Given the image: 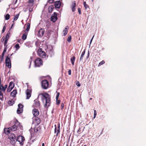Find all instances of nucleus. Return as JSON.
<instances>
[{"instance_id":"nucleus-20","label":"nucleus","mask_w":146,"mask_h":146,"mask_svg":"<svg viewBox=\"0 0 146 146\" xmlns=\"http://www.w3.org/2000/svg\"><path fill=\"white\" fill-rule=\"evenodd\" d=\"M68 27L66 26L63 31V34L64 36H65L66 35L68 32Z\"/></svg>"},{"instance_id":"nucleus-29","label":"nucleus","mask_w":146,"mask_h":146,"mask_svg":"<svg viewBox=\"0 0 146 146\" xmlns=\"http://www.w3.org/2000/svg\"><path fill=\"white\" fill-rule=\"evenodd\" d=\"M9 87H10L11 88H13L14 86V85L13 83L12 82H11L9 83Z\"/></svg>"},{"instance_id":"nucleus-45","label":"nucleus","mask_w":146,"mask_h":146,"mask_svg":"<svg viewBox=\"0 0 146 146\" xmlns=\"http://www.w3.org/2000/svg\"><path fill=\"white\" fill-rule=\"evenodd\" d=\"M54 1V0H48V2L49 3H51L53 2Z\"/></svg>"},{"instance_id":"nucleus-6","label":"nucleus","mask_w":146,"mask_h":146,"mask_svg":"<svg viewBox=\"0 0 146 146\" xmlns=\"http://www.w3.org/2000/svg\"><path fill=\"white\" fill-rule=\"evenodd\" d=\"M35 64L36 66L39 67L42 64V60L39 58H37L35 61Z\"/></svg>"},{"instance_id":"nucleus-55","label":"nucleus","mask_w":146,"mask_h":146,"mask_svg":"<svg viewBox=\"0 0 146 146\" xmlns=\"http://www.w3.org/2000/svg\"><path fill=\"white\" fill-rule=\"evenodd\" d=\"M5 40V38L3 37L1 39V40L3 42Z\"/></svg>"},{"instance_id":"nucleus-26","label":"nucleus","mask_w":146,"mask_h":146,"mask_svg":"<svg viewBox=\"0 0 146 146\" xmlns=\"http://www.w3.org/2000/svg\"><path fill=\"white\" fill-rule=\"evenodd\" d=\"M27 29L25 31V32H27L29 31L30 28V24L29 23H28L27 25Z\"/></svg>"},{"instance_id":"nucleus-36","label":"nucleus","mask_w":146,"mask_h":146,"mask_svg":"<svg viewBox=\"0 0 146 146\" xmlns=\"http://www.w3.org/2000/svg\"><path fill=\"white\" fill-rule=\"evenodd\" d=\"M71 36H69L68 38L67 41L68 42H70L71 41Z\"/></svg>"},{"instance_id":"nucleus-42","label":"nucleus","mask_w":146,"mask_h":146,"mask_svg":"<svg viewBox=\"0 0 146 146\" xmlns=\"http://www.w3.org/2000/svg\"><path fill=\"white\" fill-rule=\"evenodd\" d=\"M96 115V110H94V118H95Z\"/></svg>"},{"instance_id":"nucleus-3","label":"nucleus","mask_w":146,"mask_h":146,"mask_svg":"<svg viewBox=\"0 0 146 146\" xmlns=\"http://www.w3.org/2000/svg\"><path fill=\"white\" fill-rule=\"evenodd\" d=\"M47 52L51 56H52L54 55V51L53 50V48L52 46L48 45L47 46Z\"/></svg>"},{"instance_id":"nucleus-7","label":"nucleus","mask_w":146,"mask_h":146,"mask_svg":"<svg viewBox=\"0 0 146 146\" xmlns=\"http://www.w3.org/2000/svg\"><path fill=\"white\" fill-rule=\"evenodd\" d=\"M38 55L42 58H45L46 56V53L42 51L41 49H39L38 50Z\"/></svg>"},{"instance_id":"nucleus-10","label":"nucleus","mask_w":146,"mask_h":146,"mask_svg":"<svg viewBox=\"0 0 146 146\" xmlns=\"http://www.w3.org/2000/svg\"><path fill=\"white\" fill-rule=\"evenodd\" d=\"M18 108L17 110V113L18 114H20L23 111V106L21 104H19L18 105Z\"/></svg>"},{"instance_id":"nucleus-21","label":"nucleus","mask_w":146,"mask_h":146,"mask_svg":"<svg viewBox=\"0 0 146 146\" xmlns=\"http://www.w3.org/2000/svg\"><path fill=\"white\" fill-rule=\"evenodd\" d=\"M9 138L11 141H15V135L13 134H11Z\"/></svg>"},{"instance_id":"nucleus-47","label":"nucleus","mask_w":146,"mask_h":146,"mask_svg":"<svg viewBox=\"0 0 146 146\" xmlns=\"http://www.w3.org/2000/svg\"><path fill=\"white\" fill-rule=\"evenodd\" d=\"M78 11L79 14H80L81 13L80 9V8H78Z\"/></svg>"},{"instance_id":"nucleus-30","label":"nucleus","mask_w":146,"mask_h":146,"mask_svg":"<svg viewBox=\"0 0 146 146\" xmlns=\"http://www.w3.org/2000/svg\"><path fill=\"white\" fill-rule=\"evenodd\" d=\"M10 35H11V34H10V33L8 32L6 35L5 39H8L9 38V37H10Z\"/></svg>"},{"instance_id":"nucleus-5","label":"nucleus","mask_w":146,"mask_h":146,"mask_svg":"<svg viewBox=\"0 0 146 146\" xmlns=\"http://www.w3.org/2000/svg\"><path fill=\"white\" fill-rule=\"evenodd\" d=\"M48 82L47 80H43L42 82V86L44 89H47L48 88Z\"/></svg>"},{"instance_id":"nucleus-50","label":"nucleus","mask_w":146,"mask_h":146,"mask_svg":"<svg viewBox=\"0 0 146 146\" xmlns=\"http://www.w3.org/2000/svg\"><path fill=\"white\" fill-rule=\"evenodd\" d=\"M64 104L63 103L61 104V109H62L63 108Z\"/></svg>"},{"instance_id":"nucleus-13","label":"nucleus","mask_w":146,"mask_h":146,"mask_svg":"<svg viewBox=\"0 0 146 146\" xmlns=\"http://www.w3.org/2000/svg\"><path fill=\"white\" fill-rule=\"evenodd\" d=\"M33 119L34 122L36 123L37 125H38L40 123V119L38 117H33Z\"/></svg>"},{"instance_id":"nucleus-54","label":"nucleus","mask_w":146,"mask_h":146,"mask_svg":"<svg viewBox=\"0 0 146 146\" xmlns=\"http://www.w3.org/2000/svg\"><path fill=\"white\" fill-rule=\"evenodd\" d=\"M33 5H31V3H29V4L28 5L29 6L31 7H32L33 6Z\"/></svg>"},{"instance_id":"nucleus-24","label":"nucleus","mask_w":146,"mask_h":146,"mask_svg":"<svg viewBox=\"0 0 146 146\" xmlns=\"http://www.w3.org/2000/svg\"><path fill=\"white\" fill-rule=\"evenodd\" d=\"M25 33L23 34L22 39L23 40H25L27 37V36L28 34L27 32H25Z\"/></svg>"},{"instance_id":"nucleus-4","label":"nucleus","mask_w":146,"mask_h":146,"mask_svg":"<svg viewBox=\"0 0 146 146\" xmlns=\"http://www.w3.org/2000/svg\"><path fill=\"white\" fill-rule=\"evenodd\" d=\"M9 55L6 57L5 60L6 66L8 67L9 68H11V64L10 58L9 57Z\"/></svg>"},{"instance_id":"nucleus-46","label":"nucleus","mask_w":146,"mask_h":146,"mask_svg":"<svg viewBox=\"0 0 146 146\" xmlns=\"http://www.w3.org/2000/svg\"><path fill=\"white\" fill-rule=\"evenodd\" d=\"M76 84V85L78 87H80V83L78 81L77 82Z\"/></svg>"},{"instance_id":"nucleus-41","label":"nucleus","mask_w":146,"mask_h":146,"mask_svg":"<svg viewBox=\"0 0 146 146\" xmlns=\"http://www.w3.org/2000/svg\"><path fill=\"white\" fill-rule=\"evenodd\" d=\"M13 88H11L10 87H9V86L7 89V91L8 92H10Z\"/></svg>"},{"instance_id":"nucleus-57","label":"nucleus","mask_w":146,"mask_h":146,"mask_svg":"<svg viewBox=\"0 0 146 146\" xmlns=\"http://www.w3.org/2000/svg\"><path fill=\"white\" fill-rule=\"evenodd\" d=\"M63 146H68L67 144H64Z\"/></svg>"},{"instance_id":"nucleus-19","label":"nucleus","mask_w":146,"mask_h":146,"mask_svg":"<svg viewBox=\"0 0 146 146\" xmlns=\"http://www.w3.org/2000/svg\"><path fill=\"white\" fill-rule=\"evenodd\" d=\"M61 5V2L60 1H56L55 2V6L56 8H59Z\"/></svg>"},{"instance_id":"nucleus-37","label":"nucleus","mask_w":146,"mask_h":146,"mask_svg":"<svg viewBox=\"0 0 146 146\" xmlns=\"http://www.w3.org/2000/svg\"><path fill=\"white\" fill-rule=\"evenodd\" d=\"M29 3H31V5L34 4V0H29Z\"/></svg>"},{"instance_id":"nucleus-60","label":"nucleus","mask_w":146,"mask_h":146,"mask_svg":"<svg viewBox=\"0 0 146 146\" xmlns=\"http://www.w3.org/2000/svg\"><path fill=\"white\" fill-rule=\"evenodd\" d=\"M13 25H14V23L12 24V25L11 26V29L13 27Z\"/></svg>"},{"instance_id":"nucleus-39","label":"nucleus","mask_w":146,"mask_h":146,"mask_svg":"<svg viewBox=\"0 0 146 146\" xmlns=\"http://www.w3.org/2000/svg\"><path fill=\"white\" fill-rule=\"evenodd\" d=\"M105 63V62L104 61H102L101 62L98 64V66H100L101 65L104 64Z\"/></svg>"},{"instance_id":"nucleus-32","label":"nucleus","mask_w":146,"mask_h":146,"mask_svg":"<svg viewBox=\"0 0 146 146\" xmlns=\"http://www.w3.org/2000/svg\"><path fill=\"white\" fill-rule=\"evenodd\" d=\"M15 48H16V50H17L20 48V46L18 44H16L15 46Z\"/></svg>"},{"instance_id":"nucleus-56","label":"nucleus","mask_w":146,"mask_h":146,"mask_svg":"<svg viewBox=\"0 0 146 146\" xmlns=\"http://www.w3.org/2000/svg\"><path fill=\"white\" fill-rule=\"evenodd\" d=\"M5 53L3 52L2 54V58H3L4 55Z\"/></svg>"},{"instance_id":"nucleus-62","label":"nucleus","mask_w":146,"mask_h":146,"mask_svg":"<svg viewBox=\"0 0 146 146\" xmlns=\"http://www.w3.org/2000/svg\"><path fill=\"white\" fill-rule=\"evenodd\" d=\"M44 146V143H42V146Z\"/></svg>"},{"instance_id":"nucleus-40","label":"nucleus","mask_w":146,"mask_h":146,"mask_svg":"<svg viewBox=\"0 0 146 146\" xmlns=\"http://www.w3.org/2000/svg\"><path fill=\"white\" fill-rule=\"evenodd\" d=\"M4 47H5L3 52L5 53L7 51V46H4Z\"/></svg>"},{"instance_id":"nucleus-12","label":"nucleus","mask_w":146,"mask_h":146,"mask_svg":"<svg viewBox=\"0 0 146 146\" xmlns=\"http://www.w3.org/2000/svg\"><path fill=\"white\" fill-rule=\"evenodd\" d=\"M32 113L33 115V117H36L39 115V112L37 109H34L33 110Z\"/></svg>"},{"instance_id":"nucleus-11","label":"nucleus","mask_w":146,"mask_h":146,"mask_svg":"<svg viewBox=\"0 0 146 146\" xmlns=\"http://www.w3.org/2000/svg\"><path fill=\"white\" fill-rule=\"evenodd\" d=\"M57 14L56 13H54L51 16V20L53 22H54L57 20Z\"/></svg>"},{"instance_id":"nucleus-2","label":"nucleus","mask_w":146,"mask_h":146,"mask_svg":"<svg viewBox=\"0 0 146 146\" xmlns=\"http://www.w3.org/2000/svg\"><path fill=\"white\" fill-rule=\"evenodd\" d=\"M7 86L5 85L3 87L2 85H0V100H3V94L1 92V91L2 89L3 91H5L7 87Z\"/></svg>"},{"instance_id":"nucleus-17","label":"nucleus","mask_w":146,"mask_h":146,"mask_svg":"<svg viewBox=\"0 0 146 146\" xmlns=\"http://www.w3.org/2000/svg\"><path fill=\"white\" fill-rule=\"evenodd\" d=\"M44 30L42 29H41L38 32V36L40 37L44 35Z\"/></svg>"},{"instance_id":"nucleus-48","label":"nucleus","mask_w":146,"mask_h":146,"mask_svg":"<svg viewBox=\"0 0 146 146\" xmlns=\"http://www.w3.org/2000/svg\"><path fill=\"white\" fill-rule=\"evenodd\" d=\"M56 100V103L57 104H60V100Z\"/></svg>"},{"instance_id":"nucleus-51","label":"nucleus","mask_w":146,"mask_h":146,"mask_svg":"<svg viewBox=\"0 0 146 146\" xmlns=\"http://www.w3.org/2000/svg\"><path fill=\"white\" fill-rule=\"evenodd\" d=\"M17 0H14L13 1V3L14 4H16L17 2Z\"/></svg>"},{"instance_id":"nucleus-49","label":"nucleus","mask_w":146,"mask_h":146,"mask_svg":"<svg viewBox=\"0 0 146 146\" xmlns=\"http://www.w3.org/2000/svg\"><path fill=\"white\" fill-rule=\"evenodd\" d=\"M68 74L69 75H70L71 74V70H69L68 71Z\"/></svg>"},{"instance_id":"nucleus-52","label":"nucleus","mask_w":146,"mask_h":146,"mask_svg":"<svg viewBox=\"0 0 146 146\" xmlns=\"http://www.w3.org/2000/svg\"><path fill=\"white\" fill-rule=\"evenodd\" d=\"M29 11H33V8L31 7L29 9Z\"/></svg>"},{"instance_id":"nucleus-44","label":"nucleus","mask_w":146,"mask_h":146,"mask_svg":"<svg viewBox=\"0 0 146 146\" xmlns=\"http://www.w3.org/2000/svg\"><path fill=\"white\" fill-rule=\"evenodd\" d=\"M5 29H6V27H5V26H4V27H3V29H2V33H4L5 30Z\"/></svg>"},{"instance_id":"nucleus-14","label":"nucleus","mask_w":146,"mask_h":146,"mask_svg":"<svg viewBox=\"0 0 146 146\" xmlns=\"http://www.w3.org/2000/svg\"><path fill=\"white\" fill-rule=\"evenodd\" d=\"M55 128L54 129V133H56V135L57 136L58 134L60 132V125H58L57 127V128L56 125H55Z\"/></svg>"},{"instance_id":"nucleus-31","label":"nucleus","mask_w":146,"mask_h":146,"mask_svg":"<svg viewBox=\"0 0 146 146\" xmlns=\"http://www.w3.org/2000/svg\"><path fill=\"white\" fill-rule=\"evenodd\" d=\"M19 14H17L15 16L13 19V21H15L17 20L19 17Z\"/></svg>"},{"instance_id":"nucleus-61","label":"nucleus","mask_w":146,"mask_h":146,"mask_svg":"<svg viewBox=\"0 0 146 146\" xmlns=\"http://www.w3.org/2000/svg\"><path fill=\"white\" fill-rule=\"evenodd\" d=\"M3 58H2V57L1 58V61H3Z\"/></svg>"},{"instance_id":"nucleus-59","label":"nucleus","mask_w":146,"mask_h":146,"mask_svg":"<svg viewBox=\"0 0 146 146\" xmlns=\"http://www.w3.org/2000/svg\"><path fill=\"white\" fill-rule=\"evenodd\" d=\"M89 53H88V56L87 57V58H88V57H89Z\"/></svg>"},{"instance_id":"nucleus-25","label":"nucleus","mask_w":146,"mask_h":146,"mask_svg":"<svg viewBox=\"0 0 146 146\" xmlns=\"http://www.w3.org/2000/svg\"><path fill=\"white\" fill-rule=\"evenodd\" d=\"M85 53V50H84L82 52V54H81V55L80 56V61H82V60L83 57H84V56Z\"/></svg>"},{"instance_id":"nucleus-22","label":"nucleus","mask_w":146,"mask_h":146,"mask_svg":"<svg viewBox=\"0 0 146 146\" xmlns=\"http://www.w3.org/2000/svg\"><path fill=\"white\" fill-rule=\"evenodd\" d=\"M11 128H5L4 129V131L5 133L7 134H8L10 133L11 131Z\"/></svg>"},{"instance_id":"nucleus-18","label":"nucleus","mask_w":146,"mask_h":146,"mask_svg":"<svg viewBox=\"0 0 146 146\" xmlns=\"http://www.w3.org/2000/svg\"><path fill=\"white\" fill-rule=\"evenodd\" d=\"M76 5L75 1H73L71 5L72 9V12H74L75 11L76 9L75 7H76Z\"/></svg>"},{"instance_id":"nucleus-1","label":"nucleus","mask_w":146,"mask_h":146,"mask_svg":"<svg viewBox=\"0 0 146 146\" xmlns=\"http://www.w3.org/2000/svg\"><path fill=\"white\" fill-rule=\"evenodd\" d=\"M40 97L45 107H48L50 104V98L49 94L46 93H42L38 95Z\"/></svg>"},{"instance_id":"nucleus-35","label":"nucleus","mask_w":146,"mask_h":146,"mask_svg":"<svg viewBox=\"0 0 146 146\" xmlns=\"http://www.w3.org/2000/svg\"><path fill=\"white\" fill-rule=\"evenodd\" d=\"M9 15L8 14H7L5 16V19L6 20H8L9 19Z\"/></svg>"},{"instance_id":"nucleus-64","label":"nucleus","mask_w":146,"mask_h":146,"mask_svg":"<svg viewBox=\"0 0 146 146\" xmlns=\"http://www.w3.org/2000/svg\"><path fill=\"white\" fill-rule=\"evenodd\" d=\"M84 146H87L86 145H84Z\"/></svg>"},{"instance_id":"nucleus-27","label":"nucleus","mask_w":146,"mask_h":146,"mask_svg":"<svg viewBox=\"0 0 146 146\" xmlns=\"http://www.w3.org/2000/svg\"><path fill=\"white\" fill-rule=\"evenodd\" d=\"M53 7L52 6H49L48 9V11L49 13H51L52 11V9L53 8Z\"/></svg>"},{"instance_id":"nucleus-15","label":"nucleus","mask_w":146,"mask_h":146,"mask_svg":"<svg viewBox=\"0 0 146 146\" xmlns=\"http://www.w3.org/2000/svg\"><path fill=\"white\" fill-rule=\"evenodd\" d=\"M34 105L36 108H39L40 106V103L39 101L37 99L35 100L34 101Z\"/></svg>"},{"instance_id":"nucleus-53","label":"nucleus","mask_w":146,"mask_h":146,"mask_svg":"<svg viewBox=\"0 0 146 146\" xmlns=\"http://www.w3.org/2000/svg\"><path fill=\"white\" fill-rule=\"evenodd\" d=\"M94 35L93 36L91 40L90 41V44L92 42V40L93 39V38H94Z\"/></svg>"},{"instance_id":"nucleus-63","label":"nucleus","mask_w":146,"mask_h":146,"mask_svg":"<svg viewBox=\"0 0 146 146\" xmlns=\"http://www.w3.org/2000/svg\"><path fill=\"white\" fill-rule=\"evenodd\" d=\"M92 98H90V100H92Z\"/></svg>"},{"instance_id":"nucleus-23","label":"nucleus","mask_w":146,"mask_h":146,"mask_svg":"<svg viewBox=\"0 0 146 146\" xmlns=\"http://www.w3.org/2000/svg\"><path fill=\"white\" fill-rule=\"evenodd\" d=\"M17 93V91L16 90H14L11 93V96L13 97H15Z\"/></svg>"},{"instance_id":"nucleus-33","label":"nucleus","mask_w":146,"mask_h":146,"mask_svg":"<svg viewBox=\"0 0 146 146\" xmlns=\"http://www.w3.org/2000/svg\"><path fill=\"white\" fill-rule=\"evenodd\" d=\"M8 39H5V42H4V46H7L8 45L7 44V43L8 41Z\"/></svg>"},{"instance_id":"nucleus-8","label":"nucleus","mask_w":146,"mask_h":146,"mask_svg":"<svg viewBox=\"0 0 146 146\" xmlns=\"http://www.w3.org/2000/svg\"><path fill=\"white\" fill-rule=\"evenodd\" d=\"M25 140L24 137L21 136H19L17 139V140L19 142L20 144L22 145H23V142Z\"/></svg>"},{"instance_id":"nucleus-28","label":"nucleus","mask_w":146,"mask_h":146,"mask_svg":"<svg viewBox=\"0 0 146 146\" xmlns=\"http://www.w3.org/2000/svg\"><path fill=\"white\" fill-rule=\"evenodd\" d=\"M75 57L73 56L70 59L73 65L74 64V62L75 61Z\"/></svg>"},{"instance_id":"nucleus-34","label":"nucleus","mask_w":146,"mask_h":146,"mask_svg":"<svg viewBox=\"0 0 146 146\" xmlns=\"http://www.w3.org/2000/svg\"><path fill=\"white\" fill-rule=\"evenodd\" d=\"M15 102V101L13 100H12L11 101H9V104H10L11 105H12L14 104Z\"/></svg>"},{"instance_id":"nucleus-9","label":"nucleus","mask_w":146,"mask_h":146,"mask_svg":"<svg viewBox=\"0 0 146 146\" xmlns=\"http://www.w3.org/2000/svg\"><path fill=\"white\" fill-rule=\"evenodd\" d=\"M20 124L19 122L18 121H16L15 123V124L13 125L11 127H10L11 128V131H16L17 128V126L19 125Z\"/></svg>"},{"instance_id":"nucleus-38","label":"nucleus","mask_w":146,"mask_h":146,"mask_svg":"<svg viewBox=\"0 0 146 146\" xmlns=\"http://www.w3.org/2000/svg\"><path fill=\"white\" fill-rule=\"evenodd\" d=\"M84 5L85 9H87L88 7V5L86 4V2L85 1H84Z\"/></svg>"},{"instance_id":"nucleus-58","label":"nucleus","mask_w":146,"mask_h":146,"mask_svg":"<svg viewBox=\"0 0 146 146\" xmlns=\"http://www.w3.org/2000/svg\"><path fill=\"white\" fill-rule=\"evenodd\" d=\"M31 61H32L31 60L30 61V66H29V68H30V66H31Z\"/></svg>"},{"instance_id":"nucleus-43","label":"nucleus","mask_w":146,"mask_h":146,"mask_svg":"<svg viewBox=\"0 0 146 146\" xmlns=\"http://www.w3.org/2000/svg\"><path fill=\"white\" fill-rule=\"evenodd\" d=\"M60 95V93L59 92L57 93L56 96V100H58V98L59 97V96Z\"/></svg>"},{"instance_id":"nucleus-16","label":"nucleus","mask_w":146,"mask_h":146,"mask_svg":"<svg viewBox=\"0 0 146 146\" xmlns=\"http://www.w3.org/2000/svg\"><path fill=\"white\" fill-rule=\"evenodd\" d=\"M31 91L30 90H27L26 91L27 99H29L31 96Z\"/></svg>"}]
</instances>
